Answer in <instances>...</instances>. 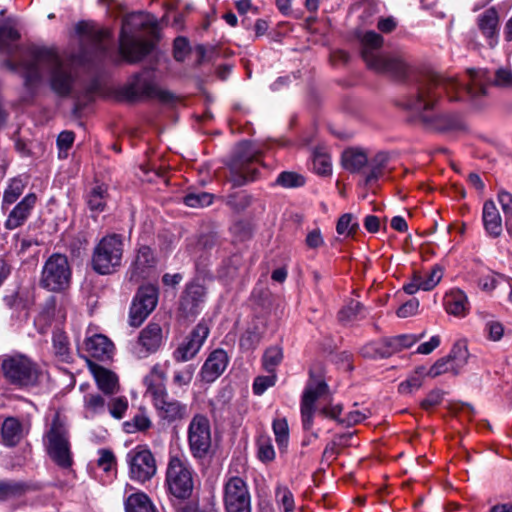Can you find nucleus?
Wrapping results in <instances>:
<instances>
[{
	"mask_svg": "<svg viewBox=\"0 0 512 512\" xmlns=\"http://www.w3.org/2000/svg\"><path fill=\"white\" fill-rule=\"evenodd\" d=\"M52 343L55 356L62 362H70L71 353L67 335L61 330L54 331Z\"/></svg>",
	"mask_w": 512,
	"mask_h": 512,
	"instance_id": "c9c22d12",
	"label": "nucleus"
},
{
	"mask_svg": "<svg viewBox=\"0 0 512 512\" xmlns=\"http://www.w3.org/2000/svg\"><path fill=\"white\" fill-rule=\"evenodd\" d=\"M275 183L283 188H300L306 184V178L294 171H282L276 178Z\"/></svg>",
	"mask_w": 512,
	"mask_h": 512,
	"instance_id": "37998d69",
	"label": "nucleus"
},
{
	"mask_svg": "<svg viewBox=\"0 0 512 512\" xmlns=\"http://www.w3.org/2000/svg\"><path fill=\"white\" fill-rule=\"evenodd\" d=\"M5 306L13 312L20 313L27 308V301L18 291H12L3 297Z\"/></svg>",
	"mask_w": 512,
	"mask_h": 512,
	"instance_id": "603ef678",
	"label": "nucleus"
},
{
	"mask_svg": "<svg viewBox=\"0 0 512 512\" xmlns=\"http://www.w3.org/2000/svg\"><path fill=\"white\" fill-rule=\"evenodd\" d=\"M226 205L234 213H242L254 203V195L245 190L229 194L225 199Z\"/></svg>",
	"mask_w": 512,
	"mask_h": 512,
	"instance_id": "473e14b6",
	"label": "nucleus"
},
{
	"mask_svg": "<svg viewBox=\"0 0 512 512\" xmlns=\"http://www.w3.org/2000/svg\"><path fill=\"white\" fill-rule=\"evenodd\" d=\"M2 441L6 446H16L22 438V425L14 417L6 418L1 428Z\"/></svg>",
	"mask_w": 512,
	"mask_h": 512,
	"instance_id": "c85d7f7f",
	"label": "nucleus"
},
{
	"mask_svg": "<svg viewBox=\"0 0 512 512\" xmlns=\"http://www.w3.org/2000/svg\"><path fill=\"white\" fill-rule=\"evenodd\" d=\"M206 299V288L198 282L186 284L180 299L178 311L186 319H194L202 310Z\"/></svg>",
	"mask_w": 512,
	"mask_h": 512,
	"instance_id": "a211bd4d",
	"label": "nucleus"
},
{
	"mask_svg": "<svg viewBox=\"0 0 512 512\" xmlns=\"http://www.w3.org/2000/svg\"><path fill=\"white\" fill-rule=\"evenodd\" d=\"M451 363H453V373L457 375L460 369L467 363L469 352L467 345L463 341L456 342L447 354Z\"/></svg>",
	"mask_w": 512,
	"mask_h": 512,
	"instance_id": "58836bf2",
	"label": "nucleus"
},
{
	"mask_svg": "<svg viewBox=\"0 0 512 512\" xmlns=\"http://www.w3.org/2000/svg\"><path fill=\"white\" fill-rule=\"evenodd\" d=\"M1 67L19 73L25 89L31 94L36 92L47 74L51 90L60 97H67L77 78L71 67L53 49L46 47L30 46L21 53L18 61L4 60Z\"/></svg>",
	"mask_w": 512,
	"mask_h": 512,
	"instance_id": "f03ea898",
	"label": "nucleus"
},
{
	"mask_svg": "<svg viewBox=\"0 0 512 512\" xmlns=\"http://www.w3.org/2000/svg\"><path fill=\"white\" fill-rule=\"evenodd\" d=\"M156 257L149 246H141L132 263V274L137 277H146L150 269L156 266Z\"/></svg>",
	"mask_w": 512,
	"mask_h": 512,
	"instance_id": "bb28decb",
	"label": "nucleus"
},
{
	"mask_svg": "<svg viewBox=\"0 0 512 512\" xmlns=\"http://www.w3.org/2000/svg\"><path fill=\"white\" fill-rule=\"evenodd\" d=\"M231 233L240 241L251 239L253 236V225L247 220H238L230 227Z\"/></svg>",
	"mask_w": 512,
	"mask_h": 512,
	"instance_id": "8fccbe9b",
	"label": "nucleus"
},
{
	"mask_svg": "<svg viewBox=\"0 0 512 512\" xmlns=\"http://www.w3.org/2000/svg\"><path fill=\"white\" fill-rule=\"evenodd\" d=\"M26 182L20 177H15L10 180L8 187L4 191L3 204H13L23 193Z\"/></svg>",
	"mask_w": 512,
	"mask_h": 512,
	"instance_id": "a18cd8bd",
	"label": "nucleus"
},
{
	"mask_svg": "<svg viewBox=\"0 0 512 512\" xmlns=\"http://www.w3.org/2000/svg\"><path fill=\"white\" fill-rule=\"evenodd\" d=\"M484 331L487 333V338L491 341H500L504 335V326L499 321H488L485 324Z\"/></svg>",
	"mask_w": 512,
	"mask_h": 512,
	"instance_id": "e2e57ef3",
	"label": "nucleus"
},
{
	"mask_svg": "<svg viewBox=\"0 0 512 512\" xmlns=\"http://www.w3.org/2000/svg\"><path fill=\"white\" fill-rule=\"evenodd\" d=\"M210 329L203 321L199 322L190 332L186 340L173 352V359L178 362L191 360L200 351L209 335Z\"/></svg>",
	"mask_w": 512,
	"mask_h": 512,
	"instance_id": "6ab92c4d",
	"label": "nucleus"
},
{
	"mask_svg": "<svg viewBox=\"0 0 512 512\" xmlns=\"http://www.w3.org/2000/svg\"><path fill=\"white\" fill-rule=\"evenodd\" d=\"M187 440L191 455L195 459H205L211 451V426L207 416L195 414L187 430Z\"/></svg>",
	"mask_w": 512,
	"mask_h": 512,
	"instance_id": "4468645a",
	"label": "nucleus"
},
{
	"mask_svg": "<svg viewBox=\"0 0 512 512\" xmlns=\"http://www.w3.org/2000/svg\"><path fill=\"white\" fill-rule=\"evenodd\" d=\"M124 252V240L120 234L112 233L104 236L95 245L91 258L93 270L100 275H108L117 271Z\"/></svg>",
	"mask_w": 512,
	"mask_h": 512,
	"instance_id": "9d476101",
	"label": "nucleus"
},
{
	"mask_svg": "<svg viewBox=\"0 0 512 512\" xmlns=\"http://www.w3.org/2000/svg\"><path fill=\"white\" fill-rule=\"evenodd\" d=\"M363 305L358 301H351L347 306L338 312V320L342 323L354 320L362 311Z\"/></svg>",
	"mask_w": 512,
	"mask_h": 512,
	"instance_id": "6e6d98bb",
	"label": "nucleus"
},
{
	"mask_svg": "<svg viewBox=\"0 0 512 512\" xmlns=\"http://www.w3.org/2000/svg\"><path fill=\"white\" fill-rule=\"evenodd\" d=\"M96 382L100 390H102L105 394H112L116 388V378L115 375L104 368H99V370L95 374Z\"/></svg>",
	"mask_w": 512,
	"mask_h": 512,
	"instance_id": "c03bdc74",
	"label": "nucleus"
},
{
	"mask_svg": "<svg viewBox=\"0 0 512 512\" xmlns=\"http://www.w3.org/2000/svg\"><path fill=\"white\" fill-rule=\"evenodd\" d=\"M444 307L448 314L465 317L469 312L467 295L461 289H452L444 296Z\"/></svg>",
	"mask_w": 512,
	"mask_h": 512,
	"instance_id": "393cba45",
	"label": "nucleus"
},
{
	"mask_svg": "<svg viewBox=\"0 0 512 512\" xmlns=\"http://www.w3.org/2000/svg\"><path fill=\"white\" fill-rule=\"evenodd\" d=\"M125 512H157L154 504L144 492H136L125 500Z\"/></svg>",
	"mask_w": 512,
	"mask_h": 512,
	"instance_id": "c756f323",
	"label": "nucleus"
},
{
	"mask_svg": "<svg viewBox=\"0 0 512 512\" xmlns=\"http://www.w3.org/2000/svg\"><path fill=\"white\" fill-rule=\"evenodd\" d=\"M113 348V343L102 334H95L85 340V350L90 357L97 360L110 358Z\"/></svg>",
	"mask_w": 512,
	"mask_h": 512,
	"instance_id": "a878e982",
	"label": "nucleus"
},
{
	"mask_svg": "<svg viewBox=\"0 0 512 512\" xmlns=\"http://www.w3.org/2000/svg\"><path fill=\"white\" fill-rule=\"evenodd\" d=\"M276 453L270 440L267 443L258 442V460L264 464L271 463L275 460Z\"/></svg>",
	"mask_w": 512,
	"mask_h": 512,
	"instance_id": "0e129e2a",
	"label": "nucleus"
},
{
	"mask_svg": "<svg viewBox=\"0 0 512 512\" xmlns=\"http://www.w3.org/2000/svg\"><path fill=\"white\" fill-rule=\"evenodd\" d=\"M283 349L279 345H273L265 349L261 359V366L265 372H276L283 360Z\"/></svg>",
	"mask_w": 512,
	"mask_h": 512,
	"instance_id": "f704fd0d",
	"label": "nucleus"
},
{
	"mask_svg": "<svg viewBox=\"0 0 512 512\" xmlns=\"http://www.w3.org/2000/svg\"><path fill=\"white\" fill-rule=\"evenodd\" d=\"M162 343V328L158 323H149L139 334L133 353L139 359L155 353Z\"/></svg>",
	"mask_w": 512,
	"mask_h": 512,
	"instance_id": "aec40b11",
	"label": "nucleus"
},
{
	"mask_svg": "<svg viewBox=\"0 0 512 512\" xmlns=\"http://www.w3.org/2000/svg\"><path fill=\"white\" fill-rule=\"evenodd\" d=\"M157 301L158 292L152 285L141 286L133 299V302L139 303L151 310L155 309Z\"/></svg>",
	"mask_w": 512,
	"mask_h": 512,
	"instance_id": "79ce46f5",
	"label": "nucleus"
},
{
	"mask_svg": "<svg viewBox=\"0 0 512 512\" xmlns=\"http://www.w3.org/2000/svg\"><path fill=\"white\" fill-rule=\"evenodd\" d=\"M120 94L128 101L138 99H158L163 103L172 101L173 95L160 89L153 77L151 69L145 68L140 73L135 74L132 79L120 90Z\"/></svg>",
	"mask_w": 512,
	"mask_h": 512,
	"instance_id": "f8f14e48",
	"label": "nucleus"
},
{
	"mask_svg": "<svg viewBox=\"0 0 512 512\" xmlns=\"http://www.w3.org/2000/svg\"><path fill=\"white\" fill-rule=\"evenodd\" d=\"M478 28L486 38L489 47L494 48L499 38V15L495 7H490L478 17Z\"/></svg>",
	"mask_w": 512,
	"mask_h": 512,
	"instance_id": "4be33fe9",
	"label": "nucleus"
},
{
	"mask_svg": "<svg viewBox=\"0 0 512 512\" xmlns=\"http://www.w3.org/2000/svg\"><path fill=\"white\" fill-rule=\"evenodd\" d=\"M312 171L321 177H327L332 174L330 156L318 148L312 153Z\"/></svg>",
	"mask_w": 512,
	"mask_h": 512,
	"instance_id": "e433bc0d",
	"label": "nucleus"
},
{
	"mask_svg": "<svg viewBox=\"0 0 512 512\" xmlns=\"http://www.w3.org/2000/svg\"><path fill=\"white\" fill-rule=\"evenodd\" d=\"M359 230V222L352 213H344L339 217L336 224V232L339 235L354 238Z\"/></svg>",
	"mask_w": 512,
	"mask_h": 512,
	"instance_id": "ea45409f",
	"label": "nucleus"
},
{
	"mask_svg": "<svg viewBox=\"0 0 512 512\" xmlns=\"http://www.w3.org/2000/svg\"><path fill=\"white\" fill-rule=\"evenodd\" d=\"M469 81L462 83L454 77H444L434 72L415 75V93L407 96L401 106L415 113L419 122L427 130L439 133H457L468 131L463 115L459 112H441L428 114L433 110L442 93H446L450 101L470 103L474 108L484 106L487 96L485 73L476 69H468Z\"/></svg>",
	"mask_w": 512,
	"mask_h": 512,
	"instance_id": "f257e3e1",
	"label": "nucleus"
},
{
	"mask_svg": "<svg viewBox=\"0 0 512 512\" xmlns=\"http://www.w3.org/2000/svg\"><path fill=\"white\" fill-rule=\"evenodd\" d=\"M422 383L423 381L420 376L412 375L399 384L398 391L401 394H409L418 390L422 386Z\"/></svg>",
	"mask_w": 512,
	"mask_h": 512,
	"instance_id": "774afa93",
	"label": "nucleus"
},
{
	"mask_svg": "<svg viewBox=\"0 0 512 512\" xmlns=\"http://www.w3.org/2000/svg\"><path fill=\"white\" fill-rule=\"evenodd\" d=\"M125 430L128 433H134L136 431H146L151 427V421L148 416L143 413H137L131 421L124 423Z\"/></svg>",
	"mask_w": 512,
	"mask_h": 512,
	"instance_id": "09e8293b",
	"label": "nucleus"
},
{
	"mask_svg": "<svg viewBox=\"0 0 512 512\" xmlns=\"http://www.w3.org/2000/svg\"><path fill=\"white\" fill-rule=\"evenodd\" d=\"M1 372L7 383L20 389L36 386L41 375L37 363L24 354L5 355Z\"/></svg>",
	"mask_w": 512,
	"mask_h": 512,
	"instance_id": "6e6552de",
	"label": "nucleus"
},
{
	"mask_svg": "<svg viewBox=\"0 0 512 512\" xmlns=\"http://www.w3.org/2000/svg\"><path fill=\"white\" fill-rule=\"evenodd\" d=\"M71 274L68 258L63 254L54 253L42 268L40 286L51 292H62L69 287Z\"/></svg>",
	"mask_w": 512,
	"mask_h": 512,
	"instance_id": "ddd939ff",
	"label": "nucleus"
},
{
	"mask_svg": "<svg viewBox=\"0 0 512 512\" xmlns=\"http://www.w3.org/2000/svg\"><path fill=\"white\" fill-rule=\"evenodd\" d=\"M229 361L228 353L222 348L210 352L200 370L201 380L205 383L214 382L224 373Z\"/></svg>",
	"mask_w": 512,
	"mask_h": 512,
	"instance_id": "412c9836",
	"label": "nucleus"
},
{
	"mask_svg": "<svg viewBox=\"0 0 512 512\" xmlns=\"http://www.w3.org/2000/svg\"><path fill=\"white\" fill-rule=\"evenodd\" d=\"M256 343L255 327L248 328L240 337L239 346L244 352H253Z\"/></svg>",
	"mask_w": 512,
	"mask_h": 512,
	"instance_id": "680f3d73",
	"label": "nucleus"
},
{
	"mask_svg": "<svg viewBox=\"0 0 512 512\" xmlns=\"http://www.w3.org/2000/svg\"><path fill=\"white\" fill-rule=\"evenodd\" d=\"M47 453L61 468H70L73 458L69 441L67 419L59 411L54 414L49 430L45 434Z\"/></svg>",
	"mask_w": 512,
	"mask_h": 512,
	"instance_id": "1a4fd4ad",
	"label": "nucleus"
},
{
	"mask_svg": "<svg viewBox=\"0 0 512 512\" xmlns=\"http://www.w3.org/2000/svg\"><path fill=\"white\" fill-rule=\"evenodd\" d=\"M340 445L341 442H338L337 440H332L331 442L327 443L323 450L321 461L329 465L331 462L336 460L340 454Z\"/></svg>",
	"mask_w": 512,
	"mask_h": 512,
	"instance_id": "338daca9",
	"label": "nucleus"
},
{
	"mask_svg": "<svg viewBox=\"0 0 512 512\" xmlns=\"http://www.w3.org/2000/svg\"><path fill=\"white\" fill-rule=\"evenodd\" d=\"M482 222L489 237L495 239L501 236L503 231L502 217L492 200H486L483 204Z\"/></svg>",
	"mask_w": 512,
	"mask_h": 512,
	"instance_id": "b1692460",
	"label": "nucleus"
},
{
	"mask_svg": "<svg viewBox=\"0 0 512 512\" xmlns=\"http://www.w3.org/2000/svg\"><path fill=\"white\" fill-rule=\"evenodd\" d=\"M27 485L22 481L0 479V502L18 498L25 494Z\"/></svg>",
	"mask_w": 512,
	"mask_h": 512,
	"instance_id": "2f4dec72",
	"label": "nucleus"
},
{
	"mask_svg": "<svg viewBox=\"0 0 512 512\" xmlns=\"http://www.w3.org/2000/svg\"><path fill=\"white\" fill-rule=\"evenodd\" d=\"M341 163L343 168L350 173H358L367 165L368 156L362 149L348 148L342 153Z\"/></svg>",
	"mask_w": 512,
	"mask_h": 512,
	"instance_id": "cd10ccee",
	"label": "nucleus"
},
{
	"mask_svg": "<svg viewBox=\"0 0 512 512\" xmlns=\"http://www.w3.org/2000/svg\"><path fill=\"white\" fill-rule=\"evenodd\" d=\"M108 191L104 185H95L87 192L85 199L88 208L92 212L100 213L105 210Z\"/></svg>",
	"mask_w": 512,
	"mask_h": 512,
	"instance_id": "7c9ffc66",
	"label": "nucleus"
},
{
	"mask_svg": "<svg viewBox=\"0 0 512 512\" xmlns=\"http://www.w3.org/2000/svg\"><path fill=\"white\" fill-rule=\"evenodd\" d=\"M84 407L86 411L95 415L104 411L105 400L100 394L90 393L84 396Z\"/></svg>",
	"mask_w": 512,
	"mask_h": 512,
	"instance_id": "5fc2aeb1",
	"label": "nucleus"
},
{
	"mask_svg": "<svg viewBox=\"0 0 512 512\" xmlns=\"http://www.w3.org/2000/svg\"><path fill=\"white\" fill-rule=\"evenodd\" d=\"M194 470L186 459L171 456L168 460L165 487L173 502H183L193 494Z\"/></svg>",
	"mask_w": 512,
	"mask_h": 512,
	"instance_id": "0eeeda50",
	"label": "nucleus"
},
{
	"mask_svg": "<svg viewBox=\"0 0 512 512\" xmlns=\"http://www.w3.org/2000/svg\"><path fill=\"white\" fill-rule=\"evenodd\" d=\"M329 386L325 379L320 375H315L312 370L309 371V379L306 383L300 401V413L302 429L310 432L304 435L301 446L307 447L313 441L319 438L318 431H312L314 416L316 414V402L319 398L328 394Z\"/></svg>",
	"mask_w": 512,
	"mask_h": 512,
	"instance_id": "423d86ee",
	"label": "nucleus"
},
{
	"mask_svg": "<svg viewBox=\"0 0 512 512\" xmlns=\"http://www.w3.org/2000/svg\"><path fill=\"white\" fill-rule=\"evenodd\" d=\"M272 428L279 452L281 454L286 453L289 445V427L287 420L285 418L275 419L272 423Z\"/></svg>",
	"mask_w": 512,
	"mask_h": 512,
	"instance_id": "a19ab883",
	"label": "nucleus"
},
{
	"mask_svg": "<svg viewBox=\"0 0 512 512\" xmlns=\"http://www.w3.org/2000/svg\"><path fill=\"white\" fill-rule=\"evenodd\" d=\"M230 181L234 187H241L254 181L256 172V144L240 142L229 164Z\"/></svg>",
	"mask_w": 512,
	"mask_h": 512,
	"instance_id": "9b49d317",
	"label": "nucleus"
},
{
	"mask_svg": "<svg viewBox=\"0 0 512 512\" xmlns=\"http://www.w3.org/2000/svg\"><path fill=\"white\" fill-rule=\"evenodd\" d=\"M276 499L284 507V511L295 509L294 496L286 486L278 485L275 489Z\"/></svg>",
	"mask_w": 512,
	"mask_h": 512,
	"instance_id": "13d9d810",
	"label": "nucleus"
},
{
	"mask_svg": "<svg viewBox=\"0 0 512 512\" xmlns=\"http://www.w3.org/2000/svg\"><path fill=\"white\" fill-rule=\"evenodd\" d=\"M316 412L323 418L336 421L339 425L343 419L340 417L343 412V405L341 403L332 404L329 402L319 409L316 408Z\"/></svg>",
	"mask_w": 512,
	"mask_h": 512,
	"instance_id": "864d4df0",
	"label": "nucleus"
},
{
	"mask_svg": "<svg viewBox=\"0 0 512 512\" xmlns=\"http://www.w3.org/2000/svg\"><path fill=\"white\" fill-rule=\"evenodd\" d=\"M443 391L440 389L431 390L427 396L420 402V407L428 411L441 404L443 400Z\"/></svg>",
	"mask_w": 512,
	"mask_h": 512,
	"instance_id": "052dcab7",
	"label": "nucleus"
},
{
	"mask_svg": "<svg viewBox=\"0 0 512 512\" xmlns=\"http://www.w3.org/2000/svg\"><path fill=\"white\" fill-rule=\"evenodd\" d=\"M147 31L153 38L158 39L159 30L154 16L144 13H133L123 19L119 52L128 63H137L154 49L152 41L142 40L139 33Z\"/></svg>",
	"mask_w": 512,
	"mask_h": 512,
	"instance_id": "7ed1b4c3",
	"label": "nucleus"
},
{
	"mask_svg": "<svg viewBox=\"0 0 512 512\" xmlns=\"http://www.w3.org/2000/svg\"><path fill=\"white\" fill-rule=\"evenodd\" d=\"M174 58L178 62L184 61L189 53V42L185 37H177L173 44Z\"/></svg>",
	"mask_w": 512,
	"mask_h": 512,
	"instance_id": "69168bd1",
	"label": "nucleus"
},
{
	"mask_svg": "<svg viewBox=\"0 0 512 512\" xmlns=\"http://www.w3.org/2000/svg\"><path fill=\"white\" fill-rule=\"evenodd\" d=\"M442 278V268L439 265H435L432 267L429 275L422 279L420 276V282L422 284L423 291L432 290L441 280Z\"/></svg>",
	"mask_w": 512,
	"mask_h": 512,
	"instance_id": "bf43d9fd",
	"label": "nucleus"
},
{
	"mask_svg": "<svg viewBox=\"0 0 512 512\" xmlns=\"http://www.w3.org/2000/svg\"><path fill=\"white\" fill-rule=\"evenodd\" d=\"M224 505L227 512H251V497L240 477H231L224 486Z\"/></svg>",
	"mask_w": 512,
	"mask_h": 512,
	"instance_id": "f3484780",
	"label": "nucleus"
},
{
	"mask_svg": "<svg viewBox=\"0 0 512 512\" xmlns=\"http://www.w3.org/2000/svg\"><path fill=\"white\" fill-rule=\"evenodd\" d=\"M365 63L370 69L380 73H388L398 80H407L413 73L412 66L401 55L373 57L366 54Z\"/></svg>",
	"mask_w": 512,
	"mask_h": 512,
	"instance_id": "dca6fc26",
	"label": "nucleus"
},
{
	"mask_svg": "<svg viewBox=\"0 0 512 512\" xmlns=\"http://www.w3.org/2000/svg\"><path fill=\"white\" fill-rule=\"evenodd\" d=\"M153 310L132 302L129 312V323L133 327L140 326Z\"/></svg>",
	"mask_w": 512,
	"mask_h": 512,
	"instance_id": "3c124183",
	"label": "nucleus"
},
{
	"mask_svg": "<svg viewBox=\"0 0 512 512\" xmlns=\"http://www.w3.org/2000/svg\"><path fill=\"white\" fill-rule=\"evenodd\" d=\"M183 202L192 208H202L212 204L213 195L207 192H188Z\"/></svg>",
	"mask_w": 512,
	"mask_h": 512,
	"instance_id": "de8ad7c7",
	"label": "nucleus"
},
{
	"mask_svg": "<svg viewBox=\"0 0 512 512\" xmlns=\"http://www.w3.org/2000/svg\"><path fill=\"white\" fill-rule=\"evenodd\" d=\"M384 44V38L379 33L369 30L364 33L361 38V57L365 61L366 54H369L373 57H380L379 55L374 54V50H378L382 48Z\"/></svg>",
	"mask_w": 512,
	"mask_h": 512,
	"instance_id": "72a5a7b5",
	"label": "nucleus"
},
{
	"mask_svg": "<svg viewBox=\"0 0 512 512\" xmlns=\"http://www.w3.org/2000/svg\"><path fill=\"white\" fill-rule=\"evenodd\" d=\"M76 32L82 35L81 48L71 56V61L81 66L105 59L109 54L111 34L105 29H95L90 23L81 21Z\"/></svg>",
	"mask_w": 512,
	"mask_h": 512,
	"instance_id": "39448f33",
	"label": "nucleus"
},
{
	"mask_svg": "<svg viewBox=\"0 0 512 512\" xmlns=\"http://www.w3.org/2000/svg\"><path fill=\"white\" fill-rule=\"evenodd\" d=\"M360 355L363 358L378 360V359H386L387 353L384 350L382 339L377 341H371L360 349Z\"/></svg>",
	"mask_w": 512,
	"mask_h": 512,
	"instance_id": "49530a36",
	"label": "nucleus"
},
{
	"mask_svg": "<svg viewBox=\"0 0 512 512\" xmlns=\"http://www.w3.org/2000/svg\"><path fill=\"white\" fill-rule=\"evenodd\" d=\"M130 478L144 483L150 480L157 471L156 461L148 449L137 447L127 454Z\"/></svg>",
	"mask_w": 512,
	"mask_h": 512,
	"instance_id": "2eb2a0df",
	"label": "nucleus"
},
{
	"mask_svg": "<svg viewBox=\"0 0 512 512\" xmlns=\"http://www.w3.org/2000/svg\"><path fill=\"white\" fill-rule=\"evenodd\" d=\"M20 33L12 26L0 24V51L12 55L15 52L13 43L18 41Z\"/></svg>",
	"mask_w": 512,
	"mask_h": 512,
	"instance_id": "4c0bfd02",
	"label": "nucleus"
},
{
	"mask_svg": "<svg viewBox=\"0 0 512 512\" xmlns=\"http://www.w3.org/2000/svg\"><path fill=\"white\" fill-rule=\"evenodd\" d=\"M34 193L27 194L8 215L5 221V228L14 230L24 224L36 203Z\"/></svg>",
	"mask_w": 512,
	"mask_h": 512,
	"instance_id": "5701e85b",
	"label": "nucleus"
},
{
	"mask_svg": "<svg viewBox=\"0 0 512 512\" xmlns=\"http://www.w3.org/2000/svg\"><path fill=\"white\" fill-rule=\"evenodd\" d=\"M453 363H451L448 356L439 358L427 371V376L431 378L438 377L449 371L453 372Z\"/></svg>",
	"mask_w": 512,
	"mask_h": 512,
	"instance_id": "4d7b16f0",
	"label": "nucleus"
},
{
	"mask_svg": "<svg viewBox=\"0 0 512 512\" xmlns=\"http://www.w3.org/2000/svg\"><path fill=\"white\" fill-rule=\"evenodd\" d=\"M165 374L156 365L144 378L147 393L152 397L160 419L170 423L181 421L188 416L187 405L172 398L164 384Z\"/></svg>",
	"mask_w": 512,
	"mask_h": 512,
	"instance_id": "20e7f679",
	"label": "nucleus"
}]
</instances>
